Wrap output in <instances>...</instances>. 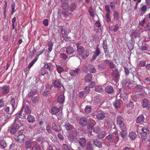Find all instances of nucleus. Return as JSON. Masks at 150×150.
Segmentation results:
<instances>
[{"instance_id": "obj_1", "label": "nucleus", "mask_w": 150, "mask_h": 150, "mask_svg": "<svg viewBox=\"0 0 150 150\" xmlns=\"http://www.w3.org/2000/svg\"><path fill=\"white\" fill-rule=\"evenodd\" d=\"M22 125L21 123H18L14 121L9 129L8 131L12 134H13Z\"/></svg>"}, {"instance_id": "obj_2", "label": "nucleus", "mask_w": 150, "mask_h": 150, "mask_svg": "<svg viewBox=\"0 0 150 150\" xmlns=\"http://www.w3.org/2000/svg\"><path fill=\"white\" fill-rule=\"evenodd\" d=\"M106 138L111 143L113 142L116 143L118 141L119 139L118 134L116 132L107 136Z\"/></svg>"}, {"instance_id": "obj_3", "label": "nucleus", "mask_w": 150, "mask_h": 150, "mask_svg": "<svg viewBox=\"0 0 150 150\" xmlns=\"http://www.w3.org/2000/svg\"><path fill=\"white\" fill-rule=\"evenodd\" d=\"M23 110V107L20 111V112L16 116L14 121L18 123H21L20 121L21 120H22L23 119L24 116V114L22 113Z\"/></svg>"}, {"instance_id": "obj_4", "label": "nucleus", "mask_w": 150, "mask_h": 150, "mask_svg": "<svg viewBox=\"0 0 150 150\" xmlns=\"http://www.w3.org/2000/svg\"><path fill=\"white\" fill-rule=\"evenodd\" d=\"M146 125H145L144 124L142 123L140 124V126L137 127V131L138 133L140 134L144 131H146L148 128V124L146 123Z\"/></svg>"}, {"instance_id": "obj_5", "label": "nucleus", "mask_w": 150, "mask_h": 150, "mask_svg": "<svg viewBox=\"0 0 150 150\" xmlns=\"http://www.w3.org/2000/svg\"><path fill=\"white\" fill-rule=\"evenodd\" d=\"M112 71L111 73V76L113 79L116 80L117 81H118L120 76L119 72L116 68L115 69L112 70Z\"/></svg>"}, {"instance_id": "obj_6", "label": "nucleus", "mask_w": 150, "mask_h": 150, "mask_svg": "<svg viewBox=\"0 0 150 150\" xmlns=\"http://www.w3.org/2000/svg\"><path fill=\"white\" fill-rule=\"evenodd\" d=\"M78 123L82 127H85L88 124V121L87 118L84 117H80L78 119Z\"/></svg>"}, {"instance_id": "obj_7", "label": "nucleus", "mask_w": 150, "mask_h": 150, "mask_svg": "<svg viewBox=\"0 0 150 150\" xmlns=\"http://www.w3.org/2000/svg\"><path fill=\"white\" fill-rule=\"evenodd\" d=\"M23 132V130H21L19 132V135L15 137V139L17 141H18L20 142H23L24 141V139L25 138V137L24 135L23 134H21Z\"/></svg>"}, {"instance_id": "obj_8", "label": "nucleus", "mask_w": 150, "mask_h": 150, "mask_svg": "<svg viewBox=\"0 0 150 150\" xmlns=\"http://www.w3.org/2000/svg\"><path fill=\"white\" fill-rule=\"evenodd\" d=\"M106 114L102 111H98L96 115L98 119L100 120H103L105 117Z\"/></svg>"}, {"instance_id": "obj_9", "label": "nucleus", "mask_w": 150, "mask_h": 150, "mask_svg": "<svg viewBox=\"0 0 150 150\" xmlns=\"http://www.w3.org/2000/svg\"><path fill=\"white\" fill-rule=\"evenodd\" d=\"M80 70L79 68H76L75 70H70L69 73L71 76H76L79 74Z\"/></svg>"}, {"instance_id": "obj_10", "label": "nucleus", "mask_w": 150, "mask_h": 150, "mask_svg": "<svg viewBox=\"0 0 150 150\" xmlns=\"http://www.w3.org/2000/svg\"><path fill=\"white\" fill-rule=\"evenodd\" d=\"M105 91L106 93L110 94H113L115 92L113 88L110 86H107L105 88Z\"/></svg>"}, {"instance_id": "obj_11", "label": "nucleus", "mask_w": 150, "mask_h": 150, "mask_svg": "<svg viewBox=\"0 0 150 150\" xmlns=\"http://www.w3.org/2000/svg\"><path fill=\"white\" fill-rule=\"evenodd\" d=\"M149 134V130L148 128L146 130V131H144L140 134V137L142 140H144L147 137L148 134Z\"/></svg>"}, {"instance_id": "obj_12", "label": "nucleus", "mask_w": 150, "mask_h": 150, "mask_svg": "<svg viewBox=\"0 0 150 150\" xmlns=\"http://www.w3.org/2000/svg\"><path fill=\"white\" fill-rule=\"evenodd\" d=\"M77 5L76 3L74 2H72L69 5V11L71 12H73L76 8Z\"/></svg>"}, {"instance_id": "obj_13", "label": "nucleus", "mask_w": 150, "mask_h": 150, "mask_svg": "<svg viewBox=\"0 0 150 150\" xmlns=\"http://www.w3.org/2000/svg\"><path fill=\"white\" fill-rule=\"evenodd\" d=\"M93 144L99 148L102 147V142L96 139H94L92 140Z\"/></svg>"}, {"instance_id": "obj_14", "label": "nucleus", "mask_w": 150, "mask_h": 150, "mask_svg": "<svg viewBox=\"0 0 150 150\" xmlns=\"http://www.w3.org/2000/svg\"><path fill=\"white\" fill-rule=\"evenodd\" d=\"M10 104L12 106V112H14L17 107V103L16 102L15 100L13 98L11 99L10 100Z\"/></svg>"}, {"instance_id": "obj_15", "label": "nucleus", "mask_w": 150, "mask_h": 150, "mask_svg": "<svg viewBox=\"0 0 150 150\" xmlns=\"http://www.w3.org/2000/svg\"><path fill=\"white\" fill-rule=\"evenodd\" d=\"M37 93V90L33 88L31 89L30 91L28 94V97L29 98H31Z\"/></svg>"}, {"instance_id": "obj_16", "label": "nucleus", "mask_w": 150, "mask_h": 150, "mask_svg": "<svg viewBox=\"0 0 150 150\" xmlns=\"http://www.w3.org/2000/svg\"><path fill=\"white\" fill-rule=\"evenodd\" d=\"M74 52V50L71 46H68L66 49V52L68 55L72 54Z\"/></svg>"}, {"instance_id": "obj_17", "label": "nucleus", "mask_w": 150, "mask_h": 150, "mask_svg": "<svg viewBox=\"0 0 150 150\" xmlns=\"http://www.w3.org/2000/svg\"><path fill=\"white\" fill-rule=\"evenodd\" d=\"M103 99L102 96L100 95L95 96L94 98V101L97 103H99L101 102Z\"/></svg>"}, {"instance_id": "obj_18", "label": "nucleus", "mask_w": 150, "mask_h": 150, "mask_svg": "<svg viewBox=\"0 0 150 150\" xmlns=\"http://www.w3.org/2000/svg\"><path fill=\"white\" fill-rule=\"evenodd\" d=\"M98 69L100 71H104L106 69V66L104 63H101L98 65Z\"/></svg>"}, {"instance_id": "obj_19", "label": "nucleus", "mask_w": 150, "mask_h": 150, "mask_svg": "<svg viewBox=\"0 0 150 150\" xmlns=\"http://www.w3.org/2000/svg\"><path fill=\"white\" fill-rule=\"evenodd\" d=\"M80 145L82 147H84L86 145V141L84 138H79L78 140Z\"/></svg>"}, {"instance_id": "obj_20", "label": "nucleus", "mask_w": 150, "mask_h": 150, "mask_svg": "<svg viewBox=\"0 0 150 150\" xmlns=\"http://www.w3.org/2000/svg\"><path fill=\"white\" fill-rule=\"evenodd\" d=\"M1 92L4 94H7L9 92V88L8 86H3L1 90Z\"/></svg>"}, {"instance_id": "obj_21", "label": "nucleus", "mask_w": 150, "mask_h": 150, "mask_svg": "<svg viewBox=\"0 0 150 150\" xmlns=\"http://www.w3.org/2000/svg\"><path fill=\"white\" fill-rule=\"evenodd\" d=\"M122 84L124 87L126 88H129L131 83L128 80H124L122 81Z\"/></svg>"}, {"instance_id": "obj_22", "label": "nucleus", "mask_w": 150, "mask_h": 150, "mask_svg": "<svg viewBox=\"0 0 150 150\" xmlns=\"http://www.w3.org/2000/svg\"><path fill=\"white\" fill-rule=\"evenodd\" d=\"M124 120L122 116L120 115L117 117V125H119L124 123Z\"/></svg>"}, {"instance_id": "obj_23", "label": "nucleus", "mask_w": 150, "mask_h": 150, "mask_svg": "<svg viewBox=\"0 0 150 150\" xmlns=\"http://www.w3.org/2000/svg\"><path fill=\"white\" fill-rule=\"evenodd\" d=\"M61 7L65 11H69V5L68 3L62 4Z\"/></svg>"}, {"instance_id": "obj_24", "label": "nucleus", "mask_w": 150, "mask_h": 150, "mask_svg": "<svg viewBox=\"0 0 150 150\" xmlns=\"http://www.w3.org/2000/svg\"><path fill=\"white\" fill-rule=\"evenodd\" d=\"M52 129L56 132H59L61 130L60 126L58 125H57L55 123H52Z\"/></svg>"}, {"instance_id": "obj_25", "label": "nucleus", "mask_w": 150, "mask_h": 150, "mask_svg": "<svg viewBox=\"0 0 150 150\" xmlns=\"http://www.w3.org/2000/svg\"><path fill=\"white\" fill-rule=\"evenodd\" d=\"M32 143L33 142L31 140H28V141H26L25 144V148L27 149H30L32 146Z\"/></svg>"}, {"instance_id": "obj_26", "label": "nucleus", "mask_w": 150, "mask_h": 150, "mask_svg": "<svg viewBox=\"0 0 150 150\" xmlns=\"http://www.w3.org/2000/svg\"><path fill=\"white\" fill-rule=\"evenodd\" d=\"M100 54V52L99 48L98 47H97L96 48V50L94 54L92 57V58L93 60H95L96 58Z\"/></svg>"}, {"instance_id": "obj_27", "label": "nucleus", "mask_w": 150, "mask_h": 150, "mask_svg": "<svg viewBox=\"0 0 150 150\" xmlns=\"http://www.w3.org/2000/svg\"><path fill=\"white\" fill-rule=\"evenodd\" d=\"M92 79V75L91 74H87L85 76V80L86 82H89Z\"/></svg>"}, {"instance_id": "obj_28", "label": "nucleus", "mask_w": 150, "mask_h": 150, "mask_svg": "<svg viewBox=\"0 0 150 150\" xmlns=\"http://www.w3.org/2000/svg\"><path fill=\"white\" fill-rule=\"evenodd\" d=\"M141 6L140 10L141 11V14L143 15L146 11V6L145 5H142Z\"/></svg>"}, {"instance_id": "obj_29", "label": "nucleus", "mask_w": 150, "mask_h": 150, "mask_svg": "<svg viewBox=\"0 0 150 150\" xmlns=\"http://www.w3.org/2000/svg\"><path fill=\"white\" fill-rule=\"evenodd\" d=\"M59 111V108L54 106L51 108V112L52 114L56 115Z\"/></svg>"}, {"instance_id": "obj_30", "label": "nucleus", "mask_w": 150, "mask_h": 150, "mask_svg": "<svg viewBox=\"0 0 150 150\" xmlns=\"http://www.w3.org/2000/svg\"><path fill=\"white\" fill-rule=\"evenodd\" d=\"M27 120L29 122L31 123H33L35 121L34 116L30 114L28 115Z\"/></svg>"}, {"instance_id": "obj_31", "label": "nucleus", "mask_w": 150, "mask_h": 150, "mask_svg": "<svg viewBox=\"0 0 150 150\" xmlns=\"http://www.w3.org/2000/svg\"><path fill=\"white\" fill-rule=\"evenodd\" d=\"M65 97L63 95L59 96L57 99V100L58 102L60 103H63L64 101Z\"/></svg>"}, {"instance_id": "obj_32", "label": "nucleus", "mask_w": 150, "mask_h": 150, "mask_svg": "<svg viewBox=\"0 0 150 150\" xmlns=\"http://www.w3.org/2000/svg\"><path fill=\"white\" fill-rule=\"evenodd\" d=\"M88 70L93 73H95L96 72V70L94 66L92 64H89L88 65Z\"/></svg>"}, {"instance_id": "obj_33", "label": "nucleus", "mask_w": 150, "mask_h": 150, "mask_svg": "<svg viewBox=\"0 0 150 150\" xmlns=\"http://www.w3.org/2000/svg\"><path fill=\"white\" fill-rule=\"evenodd\" d=\"M95 91L98 92L102 93L103 90L101 86H97L95 87Z\"/></svg>"}, {"instance_id": "obj_34", "label": "nucleus", "mask_w": 150, "mask_h": 150, "mask_svg": "<svg viewBox=\"0 0 150 150\" xmlns=\"http://www.w3.org/2000/svg\"><path fill=\"white\" fill-rule=\"evenodd\" d=\"M52 83L55 88H59L61 84V82L57 80H55Z\"/></svg>"}, {"instance_id": "obj_35", "label": "nucleus", "mask_w": 150, "mask_h": 150, "mask_svg": "<svg viewBox=\"0 0 150 150\" xmlns=\"http://www.w3.org/2000/svg\"><path fill=\"white\" fill-rule=\"evenodd\" d=\"M84 50V48L82 46L77 48V53L79 55H82Z\"/></svg>"}, {"instance_id": "obj_36", "label": "nucleus", "mask_w": 150, "mask_h": 150, "mask_svg": "<svg viewBox=\"0 0 150 150\" xmlns=\"http://www.w3.org/2000/svg\"><path fill=\"white\" fill-rule=\"evenodd\" d=\"M144 119V116L143 115H140L137 118L136 122L137 123H139L142 122Z\"/></svg>"}, {"instance_id": "obj_37", "label": "nucleus", "mask_w": 150, "mask_h": 150, "mask_svg": "<svg viewBox=\"0 0 150 150\" xmlns=\"http://www.w3.org/2000/svg\"><path fill=\"white\" fill-rule=\"evenodd\" d=\"M65 126L66 129L68 130H71L74 128V126L69 123H66Z\"/></svg>"}, {"instance_id": "obj_38", "label": "nucleus", "mask_w": 150, "mask_h": 150, "mask_svg": "<svg viewBox=\"0 0 150 150\" xmlns=\"http://www.w3.org/2000/svg\"><path fill=\"white\" fill-rule=\"evenodd\" d=\"M69 11H65V12L62 13L63 15H64L65 17L68 18L69 17H71L73 16V14L69 12Z\"/></svg>"}, {"instance_id": "obj_39", "label": "nucleus", "mask_w": 150, "mask_h": 150, "mask_svg": "<svg viewBox=\"0 0 150 150\" xmlns=\"http://www.w3.org/2000/svg\"><path fill=\"white\" fill-rule=\"evenodd\" d=\"M129 137L132 140H134L136 138V134L134 132H132L129 133Z\"/></svg>"}, {"instance_id": "obj_40", "label": "nucleus", "mask_w": 150, "mask_h": 150, "mask_svg": "<svg viewBox=\"0 0 150 150\" xmlns=\"http://www.w3.org/2000/svg\"><path fill=\"white\" fill-rule=\"evenodd\" d=\"M63 150H72L71 147L66 144H63L62 146Z\"/></svg>"}, {"instance_id": "obj_41", "label": "nucleus", "mask_w": 150, "mask_h": 150, "mask_svg": "<svg viewBox=\"0 0 150 150\" xmlns=\"http://www.w3.org/2000/svg\"><path fill=\"white\" fill-rule=\"evenodd\" d=\"M24 111L25 113L27 114H30L31 112V110L28 106H26L25 108Z\"/></svg>"}, {"instance_id": "obj_42", "label": "nucleus", "mask_w": 150, "mask_h": 150, "mask_svg": "<svg viewBox=\"0 0 150 150\" xmlns=\"http://www.w3.org/2000/svg\"><path fill=\"white\" fill-rule=\"evenodd\" d=\"M120 127V129L122 131H125L127 130V127L126 125L124 123H123L119 125Z\"/></svg>"}, {"instance_id": "obj_43", "label": "nucleus", "mask_w": 150, "mask_h": 150, "mask_svg": "<svg viewBox=\"0 0 150 150\" xmlns=\"http://www.w3.org/2000/svg\"><path fill=\"white\" fill-rule=\"evenodd\" d=\"M90 91V87L89 86H86L84 88L83 91L86 95Z\"/></svg>"}, {"instance_id": "obj_44", "label": "nucleus", "mask_w": 150, "mask_h": 150, "mask_svg": "<svg viewBox=\"0 0 150 150\" xmlns=\"http://www.w3.org/2000/svg\"><path fill=\"white\" fill-rule=\"evenodd\" d=\"M91 110V106L89 105H87L85 109V112L87 114L90 113Z\"/></svg>"}, {"instance_id": "obj_45", "label": "nucleus", "mask_w": 150, "mask_h": 150, "mask_svg": "<svg viewBox=\"0 0 150 150\" xmlns=\"http://www.w3.org/2000/svg\"><path fill=\"white\" fill-rule=\"evenodd\" d=\"M148 101L147 99H144L143 101L142 106L143 108H146L148 106Z\"/></svg>"}, {"instance_id": "obj_46", "label": "nucleus", "mask_w": 150, "mask_h": 150, "mask_svg": "<svg viewBox=\"0 0 150 150\" xmlns=\"http://www.w3.org/2000/svg\"><path fill=\"white\" fill-rule=\"evenodd\" d=\"M114 11V19L117 21L119 18V14L116 11Z\"/></svg>"}, {"instance_id": "obj_47", "label": "nucleus", "mask_w": 150, "mask_h": 150, "mask_svg": "<svg viewBox=\"0 0 150 150\" xmlns=\"http://www.w3.org/2000/svg\"><path fill=\"white\" fill-rule=\"evenodd\" d=\"M37 51L36 49H34L33 50L29 52V55L31 58H32L35 55Z\"/></svg>"}, {"instance_id": "obj_48", "label": "nucleus", "mask_w": 150, "mask_h": 150, "mask_svg": "<svg viewBox=\"0 0 150 150\" xmlns=\"http://www.w3.org/2000/svg\"><path fill=\"white\" fill-rule=\"evenodd\" d=\"M134 42L132 40L130 43L128 44V48L130 50H132L134 48Z\"/></svg>"}, {"instance_id": "obj_49", "label": "nucleus", "mask_w": 150, "mask_h": 150, "mask_svg": "<svg viewBox=\"0 0 150 150\" xmlns=\"http://www.w3.org/2000/svg\"><path fill=\"white\" fill-rule=\"evenodd\" d=\"M57 69L58 72L60 74L64 71L63 67L59 65H56Z\"/></svg>"}, {"instance_id": "obj_50", "label": "nucleus", "mask_w": 150, "mask_h": 150, "mask_svg": "<svg viewBox=\"0 0 150 150\" xmlns=\"http://www.w3.org/2000/svg\"><path fill=\"white\" fill-rule=\"evenodd\" d=\"M135 89L137 92H139L142 91V87L141 85H137L135 87Z\"/></svg>"}, {"instance_id": "obj_51", "label": "nucleus", "mask_w": 150, "mask_h": 150, "mask_svg": "<svg viewBox=\"0 0 150 150\" xmlns=\"http://www.w3.org/2000/svg\"><path fill=\"white\" fill-rule=\"evenodd\" d=\"M133 1H136L135 4V6L134 8V10H136L137 9L138 7V4L140 3L142 0H133Z\"/></svg>"}, {"instance_id": "obj_52", "label": "nucleus", "mask_w": 150, "mask_h": 150, "mask_svg": "<svg viewBox=\"0 0 150 150\" xmlns=\"http://www.w3.org/2000/svg\"><path fill=\"white\" fill-rule=\"evenodd\" d=\"M114 107L117 108H118L120 105V101L119 100H116L113 103Z\"/></svg>"}, {"instance_id": "obj_53", "label": "nucleus", "mask_w": 150, "mask_h": 150, "mask_svg": "<svg viewBox=\"0 0 150 150\" xmlns=\"http://www.w3.org/2000/svg\"><path fill=\"white\" fill-rule=\"evenodd\" d=\"M126 106L128 108H132L134 106V105L132 102L129 101L126 104Z\"/></svg>"}, {"instance_id": "obj_54", "label": "nucleus", "mask_w": 150, "mask_h": 150, "mask_svg": "<svg viewBox=\"0 0 150 150\" xmlns=\"http://www.w3.org/2000/svg\"><path fill=\"white\" fill-rule=\"evenodd\" d=\"M39 99V97L37 96H36L32 98V101L33 103H36L38 102Z\"/></svg>"}, {"instance_id": "obj_55", "label": "nucleus", "mask_w": 150, "mask_h": 150, "mask_svg": "<svg viewBox=\"0 0 150 150\" xmlns=\"http://www.w3.org/2000/svg\"><path fill=\"white\" fill-rule=\"evenodd\" d=\"M110 13H106L105 16V21L107 22H108L110 21Z\"/></svg>"}, {"instance_id": "obj_56", "label": "nucleus", "mask_w": 150, "mask_h": 150, "mask_svg": "<svg viewBox=\"0 0 150 150\" xmlns=\"http://www.w3.org/2000/svg\"><path fill=\"white\" fill-rule=\"evenodd\" d=\"M48 50L49 51V52H50L52 50V47L53 46V43L51 41H49L48 43Z\"/></svg>"}, {"instance_id": "obj_57", "label": "nucleus", "mask_w": 150, "mask_h": 150, "mask_svg": "<svg viewBox=\"0 0 150 150\" xmlns=\"http://www.w3.org/2000/svg\"><path fill=\"white\" fill-rule=\"evenodd\" d=\"M105 9L106 13H111L110 8V6L108 5H105Z\"/></svg>"}, {"instance_id": "obj_58", "label": "nucleus", "mask_w": 150, "mask_h": 150, "mask_svg": "<svg viewBox=\"0 0 150 150\" xmlns=\"http://www.w3.org/2000/svg\"><path fill=\"white\" fill-rule=\"evenodd\" d=\"M93 132L98 133L100 132V127H95L93 128Z\"/></svg>"}, {"instance_id": "obj_59", "label": "nucleus", "mask_w": 150, "mask_h": 150, "mask_svg": "<svg viewBox=\"0 0 150 150\" xmlns=\"http://www.w3.org/2000/svg\"><path fill=\"white\" fill-rule=\"evenodd\" d=\"M88 11L91 16L93 17L94 16V10L92 7L90 8V9L88 10Z\"/></svg>"}, {"instance_id": "obj_60", "label": "nucleus", "mask_w": 150, "mask_h": 150, "mask_svg": "<svg viewBox=\"0 0 150 150\" xmlns=\"http://www.w3.org/2000/svg\"><path fill=\"white\" fill-rule=\"evenodd\" d=\"M3 110L7 113H9L12 111V110H10L9 107L7 106H5V107L3 108Z\"/></svg>"}, {"instance_id": "obj_61", "label": "nucleus", "mask_w": 150, "mask_h": 150, "mask_svg": "<svg viewBox=\"0 0 150 150\" xmlns=\"http://www.w3.org/2000/svg\"><path fill=\"white\" fill-rule=\"evenodd\" d=\"M60 56L61 58L64 60H65L68 58L67 56L64 53L61 54Z\"/></svg>"}, {"instance_id": "obj_62", "label": "nucleus", "mask_w": 150, "mask_h": 150, "mask_svg": "<svg viewBox=\"0 0 150 150\" xmlns=\"http://www.w3.org/2000/svg\"><path fill=\"white\" fill-rule=\"evenodd\" d=\"M127 134L126 131H120L119 133V135L123 138H124L126 136Z\"/></svg>"}, {"instance_id": "obj_63", "label": "nucleus", "mask_w": 150, "mask_h": 150, "mask_svg": "<svg viewBox=\"0 0 150 150\" xmlns=\"http://www.w3.org/2000/svg\"><path fill=\"white\" fill-rule=\"evenodd\" d=\"M110 6L112 10L115 9V3L114 1H113L110 2Z\"/></svg>"}, {"instance_id": "obj_64", "label": "nucleus", "mask_w": 150, "mask_h": 150, "mask_svg": "<svg viewBox=\"0 0 150 150\" xmlns=\"http://www.w3.org/2000/svg\"><path fill=\"white\" fill-rule=\"evenodd\" d=\"M110 68L111 69L116 68V65L112 62H110L109 64Z\"/></svg>"}]
</instances>
